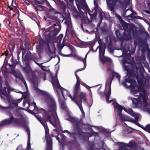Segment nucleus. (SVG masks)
Wrapping results in <instances>:
<instances>
[{"label": "nucleus", "mask_w": 150, "mask_h": 150, "mask_svg": "<svg viewBox=\"0 0 150 150\" xmlns=\"http://www.w3.org/2000/svg\"><path fill=\"white\" fill-rule=\"evenodd\" d=\"M127 63V62L126 60L123 62V66L124 67L125 69L127 71H128L130 69V67L129 66L126 65L125 64Z\"/></svg>", "instance_id": "obj_34"}, {"label": "nucleus", "mask_w": 150, "mask_h": 150, "mask_svg": "<svg viewBox=\"0 0 150 150\" xmlns=\"http://www.w3.org/2000/svg\"><path fill=\"white\" fill-rule=\"evenodd\" d=\"M52 138H48L46 139V150H52Z\"/></svg>", "instance_id": "obj_19"}, {"label": "nucleus", "mask_w": 150, "mask_h": 150, "mask_svg": "<svg viewBox=\"0 0 150 150\" xmlns=\"http://www.w3.org/2000/svg\"><path fill=\"white\" fill-rule=\"evenodd\" d=\"M146 3L148 6V9L150 10V1L149 0L147 1Z\"/></svg>", "instance_id": "obj_64"}, {"label": "nucleus", "mask_w": 150, "mask_h": 150, "mask_svg": "<svg viewBox=\"0 0 150 150\" xmlns=\"http://www.w3.org/2000/svg\"><path fill=\"white\" fill-rule=\"evenodd\" d=\"M77 59L78 60H81V61L83 62V64H84V59L83 57H81L78 56L77 57Z\"/></svg>", "instance_id": "obj_58"}, {"label": "nucleus", "mask_w": 150, "mask_h": 150, "mask_svg": "<svg viewBox=\"0 0 150 150\" xmlns=\"http://www.w3.org/2000/svg\"><path fill=\"white\" fill-rule=\"evenodd\" d=\"M11 64L4 63L3 65L1 67V69L2 70L3 68L5 67V71L6 72L8 73H11V71H8V69L6 67V66L7 65H8L11 68V70L13 74H15V73L16 72V71L14 70V69L17 64H18V62L17 61L15 60H13V59H11Z\"/></svg>", "instance_id": "obj_7"}, {"label": "nucleus", "mask_w": 150, "mask_h": 150, "mask_svg": "<svg viewBox=\"0 0 150 150\" xmlns=\"http://www.w3.org/2000/svg\"><path fill=\"white\" fill-rule=\"evenodd\" d=\"M80 83L79 79L77 80L76 83L74 86V91H75V94L79 91H80Z\"/></svg>", "instance_id": "obj_22"}, {"label": "nucleus", "mask_w": 150, "mask_h": 150, "mask_svg": "<svg viewBox=\"0 0 150 150\" xmlns=\"http://www.w3.org/2000/svg\"><path fill=\"white\" fill-rule=\"evenodd\" d=\"M88 14L90 16L91 18L92 19H95L96 16L97 14L96 12L92 14H90V13L89 12Z\"/></svg>", "instance_id": "obj_47"}, {"label": "nucleus", "mask_w": 150, "mask_h": 150, "mask_svg": "<svg viewBox=\"0 0 150 150\" xmlns=\"http://www.w3.org/2000/svg\"><path fill=\"white\" fill-rule=\"evenodd\" d=\"M147 58H148L150 64V51L148 52L147 54Z\"/></svg>", "instance_id": "obj_63"}, {"label": "nucleus", "mask_w": 150, "mask_h": 150, "mask_svg": "<svg viewBox=\"0 0 150 150\" xmlns=\"http://www.w3.org/2000/svg\"><path fill=\"white\" fill-rule=\"evenodd\" d=\"M52 81L50 82L52 83V85L54 86L55 84L57 83V82H59L57 80V75H55L53 77H52Z\"/></svg>", "instance_id": "obj_25"}, {"label": "nucleus", "mask_w": 150, "mask_h": 150, "mask_svg": "<svg viewBox=\"0 0 150 150\" xmlns=\"http://www.w3.org/2000/svg\"><path fill=\"white\" fill-rule=\"evenodd\" d=\"M121 120L124 121H128L132 122V120H131V118L129 116H126L125 115H122V116H119Z\"/></svg>", "instance_id": "obj_23"}, {"label": "nucleus", "mask_w": 150, "mask_h": 150, "mask_svg": "<svg viewBox=\"0 0 150 150\" xmlns=\"http://www.w3.org/2000/svg\"><path fill=\"white\" fill-rule=\"evenodd\" d=\"M134 148L135 150H144L143 148H142L141 149H141L140 146V147H139L138 146H136Z\"/></svg>", "instance_id": "obj_59"}, {"label": "nucleus", "mask_w": 150, "mask_h": 150, "mask_svg": "<svg viewBox=\"0 0 150 150\" xmlns=\"http://www.w3.org/2000/svg\"><path fill=\"white\" fill-rule=\"evenodd\" d=\"M129 1L130 0H120L119 2L122 4L127 5L129 3Z\"/></svg>", "instance_id": "obj_45"}, {"label": "nucleus", "mask_w": 150, "mask_h": 150, "mask_svg": "<svg viewBox=\"0 0 150 150\" xmlns=\"http://www.w3.org/2000/svg\"><path fill=\"white\" fill-rule=\"evenodd\" d=\"M26 131L27 132L28 134V138L27 144L26 147V149L27 150H31V147L30 144V130L28 128L26 129Z\"/></svg>", "instance_id": "obj_18"}, {"label": "nucleus", "mask_w": 150, "mask_h": 150, "mask_svg": "<svg viewBox=\"0 0 150 150\" xmlns=\"http://www.w3.org/2000/svg\"><path fill=\"white\" fill-rule=\"evenodd\" d=\"M133 81L134 80L133 79H129V78L128 77V78H126L125 79V81L123 83L125 86L126 87H127L128 86L127 85L126 83L128 82L131 84L133 82Z\"/></svg>", "instance_id": "obj_30"}, {"label": "nucleus", "mask_w": 150, "mask_h": 150, "mask_svg": "<svg viewBox=\"0 0 150 150\" xmlns=\"http://www.w3.org/2000/svg\"><path fill=\"white\" fill-rule=\"evenodd\" d=\"M69 135L74 140H76L77 134L76 132H70V134Z\"/></svg>", "instance_id": "obj_38"}, {"label": "nucleus", "mask_w": 150, "mask_h": 150, "mask_svg": "<svg viewBox=\"0 0 150 150\" xmlns=\"http://www.w3.org/2000/svg\"><path fill=\"white\" fill-rule=\"evenodd\" d=\"M127 112L132 116H134V112L132 110L131 108H129L127 109Z\"/></svg>", "instance_id": "obj_46"}, {"label": "nucleus", "mask_w": 150, "mask_h": 150, "mask_svg": "<svg viewBox=\"0 0 150 150\" xmlns=\"http://www.w3.org/2000/svg\"><path fill=\"white\" fill-rule=\"evenodd\" d=\"M42 66L43 67H42V68H41L42 70L43 71H48V70H50L49 69H48V68L44 66H43L42 65Z\"/></svg>", "instance_id": "obj_56"}, {"label": "nucleus", "mask_w": 150, "mask_h": 150, "mask_svg": "<svg viewBox=\"0 0 150 150\" xmlns=\"http://www.w3.org/2000/svg\"><path fill=\"white\" fill-rule=\"evenodd\" d=\"M58 28L51 27L47 29L46 31L45 38L47 39L50 40L54 38L60 31L61 25L60 23L57 24Z\"/></svg>", "instance_id": "obj_5"}, {"label": "nucleus", "mask_w": 150, "mask_h": 150, "mask_svg": "<svg viewBox=\"0 0 150 150\" xmlns=\"http://www.w3.org/2000/svg\"><path fill=\"white\" fill-rule=\"evenodd\" d=\"M5 84L6 86V87L7 88L8 93V94H9L10 92V91L11 90V87L10 86L7 80H6L5 81Z\"/></svg>", "instance_id": "obj_36"}, {"label": "nucleus", "mask_w": 150, "mask_h": 150, "mask_svg": "<svg viewBox=\"0 0 150 150\" xmlns=\"http://www.w3.org/2000/svg\"><path fill=\"white\" fill-rule=\"evenodd\" d=\"M136 124L138 126H139V127L141 128L142 129H143L144 130V127H143L142 126V125H141V124H139V123H136Z\"/></svg>", "instance_id": "obj_62"}, {"label": "nucleus", "mask_w": 150, "mask_h": 150, "mask_svg": "<svg viewBox=\"0 0 150 150\" xmlns=\"http://www.w3.org/2000/svg\"><path fill=\"white\" fill-rule=\"evenodd\" d=\"M37 59H34L33 60V61H34L35 63L37 64L41 68H42V67H43L42 66V63L40 64L38 63L37 61L36 60Z\"/></svg>", "instance_id": "obj_50"}, {"label": "nucleus", "mask_w": 150, "mask_h": 150, "mask_svg": "<svg viewBox=\"0 0 150 150\" xmlns=\"http://www.w3.org/2000/svg\"><path fill=\"white\" fill-rule=\"evenodd\" d=\"M115 34L116 35L117 38L120 40H122L123 39L122 35L120 31L119 30H116L115 31Z\"/></svg>", "instance_id": "obj_26"}, {"label": "nucleus", "mask_w": 150, "mask_h": 150, "mask_svg": "<svg viewBox=\"0 0 150 150\" xmlns=\"http://www.w3.org/2000/svg\"><path fill=\"white\" fill-rule=\"evenodd\" d=\"M118 145L119 146V149L121 150H122L125 147H127V144L123 142H119Z\"/></svg>", "instance_id": "obj_33"}, {"label": "nucleus", "mask_w": 150, "mask_h": 150, "mask_svg": "<svg viewBox=\"0 0 150 150\" xmlns=\"http://www.w3.org/2000/svg\"><path fill=\"white\" fill-rule=\"evenodd\" d=\"M127 71V76H126V77L128 76L129 78L134 74V73L133 72L131 69Z\"/></svg>", "instance_id": "obj_42"}, {"label": "nucleus", "mask_w": 150, "mask_h": 150, "mask_svg": "<svg viewBox=\"0 0 150 150\" xmlns=\"http://www.w3.org/2000/svg\"><path fill=\"white\" fill-rule=\"evenodd\" d=\"M80 91H79L76 94H75V91H73V93H74V97H76L75 103L78 105L81 112L83 113V110L82 105V100L84 102L86 101V94L85 92H80Z\"/></svg>", "instance_id": "obj_4"}, {"label": "nucleus", "mask_w": 150, "mask_h": 150, "mask_svg": "<svg viewBox=\"0 0 150 150\" xmlns=\"http://www.w3.org/2000/svg\"><path fill=\"white\" fill-rule=\"evenodd\" d=\"M123 39L128 41L130 40L132 38V35L130 34V31L128 30L126 31H124L122 35Z\"/></svg>", "instance_id": "obj_16"}, {"label": "nucleus", "mask_w": 150, "mask_h": 150, "mask_svg": "<svg viewBox=\"0 0 150 150\" xmlns=\"http://www.w3.org/2000/svg\"><path fill=\"white\" fill-rule=\"evenodd\" d=\"M66 120L72 123L74 128L77 130L79 135H82L84 133L80 128L81 123L80 120L74 118L71 116H70L69 118L66 119Z\"/></svg>", "instance_id": "obj_6"}, {"label": "nucleus", "mask_w": 150, "mask_h": 150, "mask_svg": "<svg viewBox=\"0 0 150 150\" xmlns=\"http://www.w3.org/2000/svg\"><path fill=\"white\" fill-rule=\"evenodd\" d=\"M69 96L71 98V99L73 101L75 102L76 100V97H74V96L72 97V96L70 94H69Z\"/></svg>", "instance_id": "obj_54"}, {"label": "nucleus", "mask_w": 150, "mask_h": 150, "mask_svg": "<svg viewBox=\"0 0 150 150\" xmlns=\"http://www.w3.org/2000/svg\"><path fill=\"white\" fill-rule=\"evenodd\" d=\"M129 28H127L128 30L130 31V34L131 35L132 33L133 36L134 37H136L137 36L138 31L136 28L134 26L132 25H129Z\"/></svg>", "instance_id": "obj_15"}, {"label": "nucleus", "mask_w": 150, "mask_h": 150, "mask_svg": "<svg viewBox=\"0 0 150 150\" xmlns=\"http://www.w3.org/2000/svg\"><path fill=\"white\" fill-rule=\"evenodd\" d=\"M22 59L23 62L29 61L30 60V54L29 53L28 54H27L25 56L24 58L23 59V57H22Z\"/></svg>", "instance_id": "obj_35"}, {"label": "nucleus", "mask_w": 150, "mask_h": 150, "mask_svg": "<svg viewBox=\"0 0 150 150\" xmlns=\"http://www.w3.org/2000/svg\"><path fill=\"white\" fill-rule=\"evenodd\" d=\"M115 76L116 77V78L118 79V80L120 81V76L119 74L117 73L113 72Z\"/></svg>", "instance_id": "obj_49"}, {"label": "nucleus", "mask_w": 150, "mask_h": 150, "mask_svg": "<svg viewBox=\"0 0 150 150\" xmlns=\"http://www.w3.org/2000/svg\"><path fill=\"white\" fill-rule=\"evenodd\" d=\"M87 54H88V53H87L86 54V55L85 56L84 59H83L84 61V67L85 68H86V59L87 58Z\"/></svg>", "instance_id": "obj_55"}, {"label": "nucleus", "mask_w": 150, "mask_h": 150, "mask_svg": "<svg viewBox=\"0 0 150 150\" xmlns=\"http://www.w3.org/2000/svg\"><path fill=\"white\" fill-rule=\"evenodd\" d=\"M9 49L11 53L13 52L15 47V44L13 42H11L8 45Z\"/></svg>", "instance_id": "obj_27"}, {"label": "nucleus", "mask_w": 150, "mask_h": 150, "mask_svg": "<svg viewBox=\"0 0 150 150\" xmlns=\"http://www.w3.org/2000/svg\"><path fill=\"white\" fill-rule=\"evenodd\" d=\"M98 42L99 44V46L97 47L96 50L98 48H99V57H100L104 55L106 48V45L104 43H101L100 42V40H98Z\"/></svg>", "instance_id": "obj_12"}, {"label": "nucleus", "mask_w": 150, "mask_h": 150, "mask_svg": "<svg viewBox=\"0 0 150 150\" xmlns=\"http://www.w3.org/2000/svg\"><path fill=\"white\" fill-rule=\"evenodd\" d=\"M61 108L64 110H66L67 109V106L65 103L64 101L61 102Z\"/></svg>", "instance_id": "obj_41"}, {"label": "nucleus", "mask_w": 150, "mask_h": 150, "mask_svg": "<svg viewBox=\"0 0 150 150\" xmlns=\"http://www.w3.org/2000/svg\"><path fill=\"white\" fill-rule=\"evenodd\" d=\"M6 87H5L3 88L0 89V93L5 96H8V92L6 91Z\"/></svg>", "instance_id": "obj_28"}, {"label": "nucleus", "mask_w": 150, "mask_h": 150, "mask_svg": "<svg viewBox=\"0 0 150 150\" xmlns=\"http://www.w3.org/2000/svg\"><path fill=\"white\" fill-rule=\"evenodd\" d=\"M10 114L11 116L9 118L4 119L0 123V126L9 125L12 123L23 127L26 126L25 122L23 119L15 118L11 113Z\"/></svg>", "instance_id": "obj_2"}, {"label": "nucleus", "mask_w": 150, "mask_h": 150, "mask_svg": "<svg viewBox=\"0 0 150 150\" xmlns=\"http://www.w3.org/2000/svg\"><path fill=\"white\" fill-rule=\"evenodd\" d=\"M108 8L112 12H114L115 6L118 0H106Z\"/></svg>", "instance_id": "obj_13"}, {"label": "nucleus", "mask_w": 150, "mask_h": 150, "mask_svg": "<svg viewBox=\"0 0 150 150\" xmlns=\"http://www.w3.org/2000/svg\"><path fill=\"white\" fill-rule=\"evenodd\" d=\"M15 74V76L16 78L20 79L22 82H23L25 80L24 78L22 76V75H18L17 74Z\"/></svg>", "instance_id": "obj_43"}, {"label": "nucleus", "mask_w": 150, "mask_h": 150, "mask_svg": "<svg viewBox=\"0 0 150 150\" xmlns=\"http://www.w3.org/2000/svg\"><path fill=\"white\" fill-rule=\"evenodd\" d=\"M132 91L134 94H135L138 92L139 91L138 89H132Z\"/></svg>", "instance_id": "obj_61"}, {"label": "nucleus", "mask_w": 150, "mask_h": 150, "mask_svg": "<svg viewBox=\"0 0 150 150\" xmlns=\"http://www.w3.org/2000/svg\"><path fill=\"white\" fill-rule=\"evenodd\" d=\"M30 60H33L34 59H37L38 58L37 57L36 54L35 53L32 54L30 52Z\"/></svg>", "instance_id": "obj_37"}, {"label": "nucleus", "mask_w": 150, "mask_h": 150, "mask_svg": "<svg viewBox=\"0 0 150 150\" xmlns=\"http://www.w3.org/2000/svg\"><path fill=\"white\" fill-rule=\"evenodd\" d=\"M115 76L113 72L112 73V76L110 80V82L107 83V85L109 86L108 88V90L107 93L105 94L106 100L107 102H108L109 103H111L112 101V100H109V97L111 94V84L112 80L114 79L115 77Z\"/></svg>", "instance_id": "obj_10"}, {"label": "nucleus", "mask_w": 150, "mask_h": 150, "mask_svg": "<svg viewBox=\"0 0 150 150\" xmlns=\"http://www.w3.org/2000/svg\"><path fill=\"white\" fill-rule=\"evenodd\" d=\"M137 144L134 142H130L129 144H127V147L131 148L136 146Z\"/></svg>", "instance_id": "obj_29"}, {"label": "nucleus", "mask_w": 150, "mask_h": 150, "mask_svg": "<svg viewBox=\"0 0 150 150\" xmlns=\"http://www.w3.org/2000/svg\"><path fill=\"white\" fill-rule=\"evenodd\" d=\"M75 1L77 7L80 12L83 13L81 10V8L83 10H86L89 9L85 0H75Z\"/></svg>", "instance_id": "obj_9"}, {"label": "nucleus", "mask_w": 150, "mask_h": 150, "mask_svg": "<svg viewBox=\"0 0 150 150\" xmlns=\"http://www.w3.org/2000/svg\"><path fill=\"white\" fill-rule=\"evenodd\" d=\"M49 11H52L53 13L54 14H57V16H55L56 17V18L60 21H63L65 19V17L64 15L61 13L57 11L55 9L52 8L51 6L50 7Z\"/></svg>", "instance_id": "obj_11"}, {"label": "nucleus", "mask_w": 150, "mask_h": 150, "mask_svg": "<svg viewBox=\"0 0 150 150\" xmlns=\"http://www.w3.org/2000/svg\"><path fill=\"white\" fill-rule=\"evenodd\" d=\"M36 72L38 73V71H36ZM39 74L40 76L45 81L46 79V73L45 72H43L42 71L39 72V73H38Z\"/></svg>", "instance_id": "obj_32"}, {"label": "nucleus", "mask_w": 150, "mask_h": 150, "mask_svg": "<svg viewBox=\"0 0 150 150\" xmlns=\"http://www.w3.org/2000/svg\"><path fill=\"white\" fill-rule=\"evenodd\" d=\"M21 50L22 51V55L25 53V50L23 47V45L21 46L20 48Z\"/></svg>", "instance_id": "obj_53"}, {"label": "nucleus", "mask_w": 150, "mask_h": 150, "mask_svg": "<svg viewBox=\"0 0 150 150\" xmlns=\"http://www.w3.org/2000/svg\"><path fill=\"white\" fill-rule=\"evenodd\" d=\"M148 98L146 91L144 90L142 92L140 93L138 98H133V99L132 100V103L136 107H138L139 105H140L141 104V100L142 99L143 102V108H146L148 105H149V103L147 102Z\"/></svg>", "instance_id": "obj_3"}, {"label": "nucleus", "mask_w": 150, "mask_h": 150, "mask_svg": "<svg viewBox=\"0 0 150 150\" xmlns=\"http://www.w3.org/2000/svg\"><path fill=\"white\" fill-rule=\"evenodd\" d=\"M34 87L36 91L45 97V100L47 103L48 107V111L42 108L39 109L37 107L36 103H33L34 109H37L38 113L42 114L43 118L40 117H39L37 114H35V116L45 128L46 139H48L49 138H52L49 134V128L46 122H49L55 127H56L59 123L56 112V103L54 98L49 93L40 90L37 86H34Z\"/></svg>", "instance_id": "obj_1"}, {"label": "nucleus", "mask_w": 150, "mask_h": 150, "mask_svg": "<svg viewBox=\"0 0 150 150\" xmlns=\"http://www.w3.org/2000/svg\"><path fill=\"white\" fill-rule=\"evenodd\" d=\"M84 45H90L91 47L93 46L95 44V42L92 41L91 42H84Z\"/></svg>", "instance_id": "obj_39"}, {"label": "nucleus", "mask_w": 150, "mask_h": 150, "mask_svg": "<svg viewBox=\"0 0 150 150\" xmlns=\"http://www.w3.org/2000/svg\"><path fill=\"white\" fill-rule=\"evenodd\" d=\"M17 6H15L13 8L11 7V6H8V8H10V10H12L13 11L16 12V11H18L17 8Z\"/></svg>", "instance_id": "obj_48"}, {"label": "nucleus", "mask_w": 150, "mask_h": 150, "mask_svg": "<svg viewBox=\"0 0 150 150\" xmlns=\"http://www.w3.org/2000/svg\"><path fill=\"white\" fill-rule=\"evenodd\" d=\"M146 108H145V110L146 111L148 112L150 114V104L149 105H148Z\"/></svg>", "instance_id": "obj_52"}, {"label": "nucleus", "mask_w": 150, "mask_h": 150, "mask_svg": "<svg viewBox=\"0 0 150 150\" xmlns=\"http://www.w3.org/2000/svg\"><path fill=\"white\" fill-rule=\"evenodd\" d=\"M55 85H56V86H57V88L59 89L61 91V93L62 94V95L63 97V98L65 99V97L64 96V95L63 93V90H64L65 91H66V90L64 88H62L60 85L59 82H57V83L55 84Z\"/></svg>", "instance_id": "obj_24"}, {"label": "nucleus", "mask_w": 150, "mask_h": 150, "mask_svg": "<svg viewBox=\"0 0 150 150\" xmlns=\"http://www.w3.org/2000/svg\"><path fill=\"white\" fill-rule=\"evenodd\" d=\"M99 57V59L103 64L106 62H110L112 61L110 58L104 56H101Z\"/></svg>", "instance_id": "obj_17"}, {"label": "nucleus", "mask_w": 150, "mask_h": 150, "mask_svg": "<svg viewBox=\"0 0 150 150\" xmlns=\"http://www.w3.org/2000/svg\"><path fill=\"white\" fill-rule=\"evenodd\" d=\"M8 53L9 52L8 51L6 50V51L4 53H2L1 56H3L5 55L6 56V57L8 55Z\"/></svg>", "instance_id": "obj_51"}, {"label": "nucleus", "mask_w": 150, "mask_h": 150, "mask_svg": "<svg viewBox=\"0 0 150 150\" xmlns=\"http://www.w3.org/2000/svg\"><path fill=\"white\" fill-rule=\"evenodd\" d=\"M25 64L26 67H30L29 61H25Z\"/></svg>", "instance_id": "obj_60"}, {"label": "nucleus", "mask_w": 150, "mask_h": 150, "mask_svg": "<svg viewBox=\"0 0 150 150\" xmlns=\"http://www.w3.org/2000/svg\"><path fill=\"white\" fill-rule=\"evenodd\" d=\"M144 130L147 132H150V124H147L146 126L145 127H144Z\"/></svg>", "instance_id": "obj_44"}, {"label": "nucleus", "mask_w": 150, "mask_h": 150, "mask_svg": "<svg viewBox=\"0 0 150 150\" xmlns=\"http://www.w3.org/2000/svg\"><path fill=\"white\" fill-rule=\"evenodd\" d=\"M59 5L61 10L62 12H65L66 8V5L63 1L59 0L58 1Z\"/></svg>", "instance_id": "obj_20"}, {"label": "nucleus", "mask_w": 150, "mask_h": 150, "mask_svg": "<svg viewBox=\"0 0 150 150\" xmlns=\"http://www.w3.org/2000/svg\"><path fill=\"white\" fill-rule=\"evenodd\" d=\"M71 22V18L70 16H68L66 18L65 23V24L67 25V27H68L70 24Z\"/></svg>", "instance_id": "obj_31"}, {"label": "nucleus", "mask_w": 150, "mask_h": 150, "mask_svg": "<svg viewBox=\"0 0 150 150\" xmlns=\"http://www.w3.org/2000/svg\"><path fill=\"white\" fill-rule=\"evenodd\" d=\"M24 72L28 74L31 72V79L32 82L35 83L38 81V77L36 76V72L33 71L31 67H24L22 68Z\"/></svg>", "instance_id": "obj_8"}, {"label": "nucleus", "mask_w": 150, "mask_h": 150, "mask_svg": "<svg viewBox=\"0 0 150 150\" xmlns=\"http://www.w3.org/2000/svg\"><path fill=\"white\" fill-rule=\"evenodd\" d=\"M115 109L117 111L118 116H122V112L123 110V106L120 105L117 103H115L114 105Z\"/></svg>", "instance_id": "obj_14"}, {"label": "nucleus", "mask_w": 150, "mask_h": 150, "mask_svg": "<svg viewBox=\"0 0 150 150\" xmlns=\"http://www.w3.org/2000/svg\"><path fill=\"white\" fill-rule=\"evenodd\" d=\"M117 18L121 22H122V26L124 28H128L129 24L127 23L124 21L122 19V17L119 15L117 14L116 15Z\"/></svg>", "instance_id": "obj_21"}, {"label": "nucleus", "mask_w": 150, "mask_h": 150, "mask_svg": "<svg viewBox=\"0 0 150 150\" xmlns=\"http://www.w3.org/2000/svg\"><path fill=\"white\" fill-rule=\"evenodd\" d=\"M105 15V13H104L100 12L99 13V19L100 20V23L101 24L102 22V21L103 18L104 16Z\"/></svg>", "instance_id": "obj_40"}, {"label": "nucleus", "mask_w": 150, "mask_h": 150, "mask_svg": "<svg viewBox=\"0 0 150 150\" xmlns=\"http://www.w3.org/2000/svg\"><path fill=\"white\" fill-rule=\"evenodd\" d=\"M63 37V35L62 34H60L58 37V39L59 40V41H61L62 38Z\"/></svg>", "instance_id": "obj_57"}]
</instances>
